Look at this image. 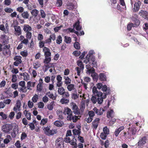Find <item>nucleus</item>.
I'll list each match as a JSON object with an SVG mask.
<instances>
[{
    "instance_id": "obj_52",
    "label": "nucleus",
    "mask_w": 148,
    "mask_h": 148,
    "mask_svg": "<svg viewBox=\"0 0 148 148\" xmlns=\"http://www.w3.org/2000/svg\"><path fill=\"white\" fill-rule=\"evenodd\" d=\"M17 80V75L16 74H13L12 76V82H15Z\"/></svg>"
},
{
    "instance_id": "obj_4",
    "label": "nucleus",
    "mask_w": 148,
    "mask_h": 148,
    "mask_svg": "<svg viewBox=\"0 0 148 148\" xmlns=\"http://www.w3.org/2000/svg\"><path fill=\"white\" fill-rule=\"evenodd\" d=\"M72 137H73V136ZM64 139V141L65 142L69 143L71 145L74 146L75 148L77 147V145L76 143L77 140L75 138L74 136L73 137V138L71 140V138L68 136H66V138Z\"/></svg>"
},
{
    "instance_id": "obj_59",
    "label": "nucleus",
    "mask_w": 148,
    "mask_h": 148,
    "mask_svg": "<svg viewBox=\"0 0 148 148\" xmlns=\"http://www.w3.org/2000/svg\"><path fill=\"white\" fill-rule=\"evenodd\" d=\"M60 102L62 104L67 103L69 102V100L67 99L63 98L60 100Z\"/></svg>"
},
{
    "instance_id": "obj_58",
    "label": "nucleus",
    "mask_w": 148,
    "mask_h": 148,
    "mask_svg": "<svg viewBox=\"0 0 148 148\" xmlns=\"http://www.w3.org/2000/svg\"><path fill=\"white\" fill-rule=\"evenodd\" d=\"M93 53H94V52L92 51H90L88 54L87 55V57H88L91 59L93 58V57H95L94 56L92 55Z\"/></svg>"
},
{
    "instance_id": "obj_64",
    "label": "nucleus",
    "mask_w": 148,
    "mask_h": 148,
    "mask_svg": "<svg viewBox=\"0 0 148 148\" xmlns=\"http://www.w3.org/2000/svg\"><path fill=\"white\" fill-rule=\"evenodd\" d=\"M89 116L93 118L95 114L94 111L92 110H90L89 111L88 113Z\"/></svg>"
},
{
    "instance_id": "obj_13",
    "label": "nucleus",
    "mask_w": 148,
    "mask_h": 148,
    "mask_svg": "<svg viewBox=\"0 0 148 148\" xmlns=\"http://www.w3.org/2000/svg\"><path fill=\"white\" fill-rule=\"evenodd\" d=\"M94 112L97 115H101L103 114V112L106 110L102 108H100L99 109H98L96 107H94L93 109Z\"/></svg>"
},
{
    "instance_id": "obj_44",
    "label": "nucleus",
    "mask_w": 148,
    "mask_h": 148,
    "mask_svg": "<svg viewBox=\"0 0 148 148\" xmlns=\"http://www.w3.org/2000/svg\"><path fill=\"white\" fill-rule=\"evenodd\" d=\"M31 32V31L26 32V38L29 39V40L31 39L32 37V33Z\"/></svg>"
},
{
    "instance_id": "obj_36",
    "label": "nucleus",
    "mask_w": 148,
    "mask_h": 148,
    "mask_svg": "<svg viewBox=\"0 0 148 148\" xmlns=\"http://www.w3.org/2000/svg\"><path fill=\"white\" fill-rule=\"evenodd\" d=\"M55 106L54 101H53L51 103L48 104L47 106V108L49 110H52L53 109L54 106Z\"/></svg>"
},
{
    "instance_id": "obj_28",
    "label": "nucleus",
    "mask_w": 148,
    "mask_h": 148,
    "mask_svg": "<svg viewBox=\"0 0 148 148\" xmlns=\"http://www.w3.org/2000/svg\"><path fill=\"white\" fill-rule=\"evenodd\" d=\"M22 17L24 19H27L29 17V14L27 11L23 12L21 14Z\"/></svg>"
},
{
    "instance_id": "obj_35",
    "label": "nucleus",
    "mask_w": 148,
    "mask_h": 148,
    "mask_svg": "<svg viewBox=\"0 0 148 148\" xmlns=\"http://www.w3.org/2000/svg\"><path fill=\"white\" fill-rule=\"evenodd\" d=\"M75 5L72 3H69L67 7V9L68 10H72L75 9Z\"/></svg>"
},
{
    "instance_id": "obj_25",
    "label": "nucleus",
    "mask_w": 148,
    "mask_h": 148,
    "mask_svg": "<svg viewBox=\"0 0 148 148\" xmlns=\"http://www.w3.org/2000/svg\"><path fill=\"white\" fill-rule=\"evenodd\" d=\"M141 5V2L138 1L136 3H135L134 4V11L135 12L138 11L139 9L140 6Z\"/></svg>"
},
{
    "instance_id": "obj_55",
    "label": "nucleus",
    "mask_w": 148,
    "mask_h": 148,
    "mask_svg": "<svg viewBox=\"0 0 148 148\" xmlns=\"http://www.w3.org/2000/svg\"><path fill=\"white\" fill-rule=\"evenodd\" d=\"M107 135L102 132L100 136V138L103 140H105L107 137Z\"/></svg>"
},
{
    "instance_id": "obj_26",
    "label": "nucleus",
    "mask_w": 148,
    "mask_h": 148,
    "mask_svg": "<svg viewBox=\"0 0 148 148\" xmlns=\"http://www.w3.org/2000/svg\"><path fill=\"white\" fill-rule=\"evenodd\" d=\"M99 79L101 81H105L106 80V77L105 74L100 73L99 74Z\"/></svg>"
},
{
    "instance_id": "obj_34",
    "label": "nucleus",
    "mask_w": 148,
    "mask_h": 148,
    "mask_svg": "<svg viewBox=\"0 0 148 148\" xmlns=\"http://www.w3.org/2000/svg\"><path fill=\"white\" fill-rule=\"evenodd\" d=\"M91 76L92 77L94 81H97L99 78V76L97 73H93L91 74Z\"/></svg>"
},
{
    "instance_id": "obj_48",
    "label": "nucleus",
    "mask_w": 148,
    "mask_h": 148,
    "mask_svg": "<svg viewBox=\"0 0 148 148\" xmlns=\"http://www.w3.org/2000/svg\"><path fill=\"white\" fill-rule=\"evenodd\" d=\"M64 41L67 43H70L71 42V38L69 37L65 36L64 37Z\"/></svg>"
},
{
    "instance_id": "obj_38",
    "label": "nucleus",
    "mask_w": 148,
    "mask_h": 148,
    "mask_svg": "<svg viewBox=\"0 0 148 148\" xmlns=\"http://www.w3.org/2000/svg\"><path fill=\"white\" fill-rule=\"evenodd\" d=\"M23 76L24 77V80L27 81L29 79V75L26 72L24 73H23Z\"/></svg>"
},
{
    "instance_id": "obj_31",
    "label": "nucleus",
    "mask_w": 148,
    "mask_h": 148,
    "mask_svg": "<svg viewBox=\"0 0 148 148\" xmlns=\"http://www.w3.org/2000/svg\"><path fill=\"white\" fill-rule=\"evenodd\" d=\"M28 111L25 110L24 111V113L25 114V116L28 120L31 119V113L30 112H28Z\"/></svg>"
},
{
    "instance_id": "obj_42",
    "label": "nucleus",
    "mask_w": 148,
    "mask_h": 148,
    "mask_svg": "<svg viewBox=\"0 0 148 148\" xmlns=\"http://www.w3.org/2000/svg\"><path fill=\"white\" fill-rule=\"evenodd\" d=\"M39 11L36 9H33L31 11V13L33 16H36L38 15Z\"/></svg>"
},
{
    "instance_id": "obj_54",
    "label": "nucleus",
    "mask_w": 148,
    "mask_h": 148,
    "mask_svg": "<svg viewBox=\"0 0 148 148\" xmlns=\"http://www.w3.org/2000/svg\"><path fill=\"white\" fill-rule=\"evenodd\" d=\"M32 82L31 81H29L27 83V90H32V89L31 88L32 87Z\"/></svg>"
},
{
    "instance_id": "obj_49",
    "label": "nucleus",
    "mask_w": 148,
    "mask_h": 148,
    "mask_svg": "<svg viewBox=\"0 0 148 148\" xmlns=\"http://www.w3.org/2000/svg\"><path fill=\"white\" fill-rule=\"evenodd\" d=\"M103 133L108 135L109 133V130L107 126H105L103 127Z\"/></svg>"
},
{
    "instance_id": "obj_8",
    "label": "nucleus",
    "mask_w": 148,
    "mask_h": 148,
    "mask_svg": "<svg viewBox=\"0 0 148 148\" xmlns=\"http://www.w3.org/2000/svg\"><path fill=\"white\" fill-rule=\"evenodd\" d=\"M136 131V129L133 127L129 128L127 132V137L129 139L131 138L132 136L135 135Z\"/></svg>"
},
{
    "instance_id": "obj_46",
    "label": "nucleus",
    "mask_w": 148,
    "mask_h": 148,
    "mask_svg": "<svg viewBox=\"0 0 148 148\" xmlns=\"http://www.w3.org/2000/svg\"><path fill=\"white\" fill-rule=\"evenodd\" d=\"M46 43L45 41L41 40L39 41L38 43L39 46L40 48L45 47V44Z\"/></svg>"
},
{
    "instance_id": "obj_27",
    "label": "nucleus",
    "mask_w": 148,
    "mask_h": 148,
    "mask_svg": "<svg viewBox=\"0 0 148 148\" xmlns=\"http://www.w3.org/2000/svg\"><path fill=\"white\" fill-rule=\"evenodd\" d=\"M124 128V127L123 126H122L119 127V128L116 129L114 132V135L116 137L118 136L120 132L123 130Z\"/></svg>"
},
{
    "instance_id": "obj_50",
    "label": "nucleus",
    "mask_w": 148,
    "mask_h": 148,
    "mask_svg": "<svg viewBox=\"0 0 148 148\" xmlns=\"http://www.w3.org/2000/svg\"><path fill=\"white\" fill-rule=\"evenodd\" d=\"M24 9L23 7L20 6L18 7L16 9V10L20 13H22L24 11Z\"/></svg>"
},
{
    "instance_id": "obj_62",
    "label": "nucleus",
    "mask_w": 148,
    "mask_h": 148,
    "mask_svg": "<svg viewBox=\"0 0 148 148\" xmlns=\"http://www.w3.org/2000/svg\"><path fill=\"white\" fill-rule=\"evenodd\" d=\"M73 54L75 56H78L81 54L80 51L78 50H76L74 51Z\"/></svg>"
},
{
    "instance_id": "obj_12",
    "label": "nucleus",
    "mask_w": 148,
    "mask_h": 148,
    "mask_svg": "<svg viewBox=\"0 0 148 148\" xmlns=\"http://www.w3.org/2000/svg\"><path fill=\"white\" fill-rule=\"evenodd\" d=\"M147 140V136H145L141 138L139 140L137 143L138 148L142 147L146 143Z\"/></svg>"
},
{
    "instance_id": "obj_29",
    "label": "nucleus",
    "mask_w": 148,
    "mask_h": 148,
    "mask_svg": "<svg viewBox=\"0 0 148 148\" xmlns=\"http://www.w3.org/2000/svg\"><path fill=\"white\" fill-rule=\"evenodd\" d=\"M75 40L76 42L74 44V47L76 49H79L80 48V44L79 42H76L77 39V38L75 37Z\"/></svg>"
},
{
    "instance_id": "obj_17",
    "label": "nucleus",
    "mask_w": 148,
    "mask_h": 148,
    "mask_svg": "<svg viewBox=\"0 0 148 148\" xmlns=\"http://www.w3.org/2000/svg\"><path fill=\"white\" fill-rule=\"evenodd\" d=\"M100 119L99 118H96L92 122L93 128L96 129L98 127Z\"/></svg>"
},
{
    "instance_id": "obj_57",
    "label": "nucleus",
    "mask_w": 148,
    "mask_h": 148,
    "mask_svg": "<svg viewBox=\"0 0 148 148\" xmlns=\"http://www.w3.org/2000/svg\"><path fill=\"white\" fill-rule=\"evenodd\" d=\"M62 4V0H57L56 3V5L57 7H60Z\"/></svg>"
},
{
    "instance_id": "obj_3",
    "label": "nucleus",
    "mask_w": 148,
    "mask_h": 148,
    "mask_svg": "<svg viewBox=\"0 0 148 148\" xmlns=\"http://www.w3.org/2000/svg\"><path fill=\"white\" fill-rule=\"evenodd\" d=\"M50 126L42 127L45 134L49 136L53 135L56 134L57 132L56 130H50Z\"/></svg>"
},
{
    "instance_id": "obj_32",
    "label": "nucleus",
    "mask_w": 148,
    "mask_h": 148,
    "mask_svg": "<svg viewBox=\"0 0 148 148\" xmlns=\"http://www.w3.org/2000/svg\"><path fill=\"white\" fill-rule=\"evenodd\" d=\"M6 138L5 139L3 140V143L5 144H7L10 141V140H11V138L10 135H8L7 136Z\"/></svg>"
},
{
    "instance_id": "obj_60",
    "label": "nucleus",
    "mask_w": 148,
    "mask_h": 148,
    "mask_svg": "<svg viewBox=\"0 0 148 148\" xmlns=\"http://www.w3.org/2000/svg\"><path fill=\"white\" fill-rule=\"evenodd\" d=\"M4 10L6 12L9 13H11L13 11V10L10 8H5L4 9Z\"/></svg>"
},
{
    "instance_id": "obj_23",
    "label": "nucleus",
    "mask_w": 148,
    "mask_h": 148,
    "mask_svg": "<svg viewBox=\"0 0 148 148\" xmlns=\"http://www.w3.org/2000/svg\"><path fill=\"white\" fill-rule=\"evenodd\" d=\"M73 27L77 31H79L82 29V27L80 26V22L79 20L75 23L73 25Z\"/></svg>"
},
{
    "instance_id": "obj_7",
    "label": "nucleus",
    "mask_w": 148,
    "mask_h": 148,
    "mask_svg": "<svg viewBox=\"0 0 148 148\" xmlns=\"http://www.w3.org/2000/svg\"><path fill=\"white\" fill-rule=\"evenodd\" d=\"M64 141L62 138H59L57 139L56 141V145L57 148H64Z\"/></svg>"
},
{
    "instance_id": "obj_53",
    "label": "nucleus",
    "mask_w": 148,
    "mask_h": 148,
    "mask_svg": "<svg viewBox=\"0 0 148 148\" xmlns=\"http://www.w3.org/2000/svg\"><path fill=\"white\" fill-rule=\"evenodd\" d=\"M138 18H132V20L135 22L136 25H139L140 24V22L138 19H137Z\"/></svg>"
},
{
    "instance_id": "obj_39",
    "label": "nucleus",
    "mask_w": 148,
    "mask_h": 148,
    "mask_svg": "<svg viewBox=\"0 0 148 148\" xmlns=\"http://www.w3.org/2000/svg\"><path fill=\"white\" fill-rule=\"evenodd\" d=\"M73 132L74 135H77L79 136V135H80L81 134L80 129H79L78 130L74 129L73 130Z\"/></svg>"
},
{
    "instance_id": "obj_18",
    "label": "nucleus",
    "mask_w": 148,
    "mask_h": 148,
    "mask_svg": "<svg viewBox=\"0 0 148 148\" xmlns=\"http://www.w3.org/2000/svg\"><path fill=\"white\" fill-rule=\"evenodd\" d=\"M21 104V101L19 100H18L16 102V104L15 106L13 108L14 111L17 112V110L18 111L20 110V108Z\"/></svg>"
},
{
    "instance_id": "obj_47",
    "label": "nucleus",
    "mask_w": 148,
    "mask_h": 148,
    "mask_svg": "<svg viewBox=\"0 0 148 148\" xmlns=\"http://www.w3.org/2000/svg\"><path fill=\"white\" fill-rule=\"evenodd\" d=\"M62 41V38L61 36L60 35L58 36L56 40V43L58 44H60L61 43Z\"/></svg>"
},
{
    "instance_id": "obj_45",
    "label": "nucleus",
    "mask_w": 148,
    "mask_h": 148,
    "mask_svg": "<svg viewBox=\"0 0 148 148\" xmlns=\"http://www.w3.org/2000/svg\"><path fill=\"white\" fill-rule=\"evenodd\" d=\"M33 65L34 68L36 69L40 67L41 66L40 64L38 62H35L34 63Z\"/></svg>"
},
{
    "instance_id": "obj_2",
    "label": "nucleus",
    "mask_w": 148,
    "mask_h": 148,
    "mask_svg": "<svg viewBox=\"0 0 148 148\" xmlns=\"http://www.w3.org/2000/svg\"><path fill=\"white\" fill-rule=\"evenodd\" d=\"M10 45H3L0 44V52L2 51V54L4 56L10 55L11 54Z\"/></svg>"
},
{
    "instance_id": "obj_40",
    "label": "nucleus",
    "mask_w": 148,
    "mask_h": 148,
    "mask_svg": "<svg viewBox=\"0 0 148 148\" xmlns=\"http://www.w3.org/2000/svg\"><path fill=\"white\" fill-rule=\"evenodd\" d=\"M64 78L65 79V83L66 84L68 85L70 84L71 82V80L69 77L64 76Z\"/></svg>"
},
{
    "instance_id": "obj_37",
    "label": "nucleus",
    "mask_w": 148,
    "mask_h": 148,
    "mask_svg": "<svg viewBox=\"0 0 148 148\" xmlns=\"http://www.w3.org/2000/svg\"><path fill=\"white\" fill-rule=\"evenodd\" d=\"M51 60V57H45V59L43 61V63L45 64H48Z\"/></svg>"
},
{
    "instance_id": "obj_21",
    "label": "nucleus",
    "mask_w": 148,
    "mask_h": 148,
    "mask_svg": "<svg viewBox=\"0 0 148 148\" xmlns=\"http://www.w3.org/2000/svg\"><path fill=\"white\" fill-rule=\"evenodd\" d=\"M107 116L108 119L113 118L114 116V113L112 110L110 109V110L107 112Z\"/></svg>"
},
{
    "instance_id": "obj_30",
    "label": "nucleus",
    "mask_w": 148,
    "mask_h": 148,
    "mask_svg": "<svg viewBox=\"0 0 148 148\" xmlns=\"http://www.w3.org/2000/svg\"><path fill=\"white\" fill-rule=\"evenodd\" d=\"M102 90L103 91L105 92H111L110 88L109 87L108 88L107 86L106 85L103 86Z\"/></svg>"
},
{
    "instance_id": "obj_51",
    "label": "nucleus",
    "mask_w": 148,
    "mask_h": 148,
    "mask_svg": "<svg viewBox=\"0 0 148 148\" xmlns=\"http://www.w3.org/2000/svg\"><path fill=\"white\" fill-rule=\"evenodd\" d=\"M20 54L22 56L24 57H26L28 55L27 52L26 50L21 51L20 53Z\"/></svg>"
},
{
    "instance_id": "obj_16",
    "label": "nucleus",
    "mask_w": 148,
    "mask_h": 148,
    "mask_svg": "<svg viewBox=\"0 0 148 148\" xmlns=\"http://www.w3.org/2000/svg\"><path fill=\"white\" fill-rule=\"evenodd\" d=\"M43 80L42 79L40 78L39 80V83L36 86L37 91L41 92L43 89Z\"/></svg>"
},
{
    "instance_id": "obj_41",
    "label": "nucleus",
    "mask_w": 148,
    "mask_h": 148,
    "mask_svg": "<svg viewBox=\"0 0 148 148\" xmlns=\"http://www.w3.org/2000/svg\"><path fill=\"white\" fill-rule=\"evenodd\" d=\"M57 115L58 116L59 119H62L63 118V112L62 111L58 110L57 111Z\"/></svg>"
},
{
    "instance_id": "obj_33",
    "label": "nucleus",
    "mask_w": 148,
    "mask_h": 148,
    "mask_svg": "<svg viewBox=\"0 0 148 148\" xmlns=\"http://www.w3.org/2000/svg\"><path fill=\"white\" fill-rule=\"evenodd\" d=\"M54 124L56 126L58 127H62L64 124L63 122L62 121H56L54 123Z\"/></svg>"
},
{
    "instance_id": "obj_15",
    "label": "nucleus",
    "mask_w": 148,
    "mask_h": 148,
    "mask_svg": "<svg viewBox=\"0 0 148 148\" xmlns=\"http://www.w3.org/2000/svg\"><path fill=\"white\" fill-rule=\"evenodd\" d=\"M73 113L72 111L71 110V109L68 108H65L64 110L63 114H67L68 116H67V119L68 120L69 117L71 116H72Z\"/></svg>"
},
{
    "instance_id": "obj_6",
    "label": "nucleus",
    "mask_w": 148,
    "mask_h": 148,
    "mask_svg": "<svg viewBox=\"0 0 148 148\" xmlns=\"http://www.w3.org/2000/svg\"><path fill=\"white\" fill-rule=\"evenodd\" d=\"M13 127L10 124H6L3 125L1 127V130L5 133H10L12 130Z\"/></svg>"
},
{
    "instance_id": "obj_11",
    "label": "nucleus",
    "mask_w": 148,
    "mask_h": 148,
    "mask_svg": "<svg viewBox=\"0 0 148 148\" xmlns=\"http://www.w3.org/2000/svg\"><path fill=\"white\" fill-rule=\"evenodd\" d=\"M14 34L16 36H18L22 34V31L21 27L19 26L14 25Z\"/></svg>"
},
{
    "instance_id": "obj_56",
    "label": "nucleus",
    "mask_w": 148,
    "mask_h": 148,
    "mask_svg": "<svg viewBox=\"0 0 148 148\" xmlns=\"http://www.w3.org/2000/svg\"><path fill=\"white\" fill-rule=\"evenodd\" d=\"M135 24H133L132 23H130L127 26V30H130L131 29L132 27H134Z\"/></svg>"
},
{
    "instance_id": "obj_14",
    "label": "nucleus",
    "mask_w": 148,
    "mask_h": 148,
    "mask_svg": "<svg viewBox=\"0 0 148 148\" xmlns=\"http://www.w3.org/2000/svg\"><path fill=\"white\" fill-rule=\"evenodd\" d=\"M139 14L144 19L148 20V12L146 11L141 10L140 11Z\"/></svg>"
},
{
    "instance_id": "obj_24",
    "label": "nucleus",
    "mask_w": 148,
    "mask_h": 148,
    "mask_svg": "<svg viewBox=\"0 0 148 148\" xmlns=\"http://www.w3.org/2000/svg\"><path fill=\"white\" fill-rule=\"evenodd\" d=\"M73 27L77 31H79L82 29V27L80 26V22L79 20L75 23L73 25Z\"/></svg>"
},
{
    "instance_id": "obj_61",
    "label": "nucleus",
    "mask_w": 148,
    "mask_h": 148,
    "mask_svg": "<svg viewBox=\"0 0 148 148\" xmlns=\"http://www.w3.org/2000/svg\"><path fill=\"white\" fill-rule=\"evenodd\" d=\"M74 85L73 84H70L67 86V89L69 91L72 90L74 88Z\"/></svg>"
},
{
    "instance_id": "obj_63",
    "label": "nucleus",
    "mask_w": 148,
    "mask_h": 148,
    "mask_svg": "<svg viewBox=\"0 0 148 148\" xmlns=\"http://www.w3.org/2000/svg\"><path fill=\"white\" fill-rule=\"evenodd\" d=\"M47 119H42L41 121L40 124L43 125H44L47 123Z\"/></svg>"
},
{
    "instance_id": "obj_43",
    "label": "nucleus",
    "mask_w": 148,
    "mask_h": 148,
    "mask_svg": "<svg viewBox=\"0 0 148 148\" xmlns=\"http://www.w3.org/2000/svg\"><path fill=\"white\" fill-rule=\"evenodd\" d=\"M91 61L92 62V66L94 67H96L97 65L96 62L95 61V57H93L91 59Z\"/></svg>"
},
{
    "instance_id": "obj_1",
    "label": "nucleus",
    "mask_w": 148,
    "mask_h": 148,
    "mask_svg": "<svg viewBox=\"0 0 148 148\" xmlns=\"http://www.w3.org/2000/svg\"><path fill=\"white\" fill-rule=\"evenodd\" d=\"M95 94L96 93H93ZM97 95L92 96L91 99L92 102L94 104L97 102L98 104H101L103 101V99L106 98L107 93H96Z\"/></svg>"
},
{
    "instance_id": "obj_5",
    "label": "nucleus",
    "mask_w": 148,
    "mask_h": 148,
    "mask_svg": "<svg viewBox=\"0 0 148 148\" xmlns=\"http://www.w3.org/2000/svg\"><path fill=\"white\" fill-rule=\"evenodd\" d=\"M77 64L79 67H76L75 68V69L77 71V75L78 76H80L81 71H83L84 69V65L82 61L80 60H78L77 61Z\"/></svg>"
},
{
    "instance_id": "obj_22",
    "label": "nucleus",
    "mask_w": 148,
    "mask_h": 148,
    "mask_svg": "<svg viewBox=\"0 0 148 148\" xmlns=\"http://www.w3.org/2000/svg\"><path fill=\"white\" fill-rule=\"evenodd\" d=\"M19 86H21L22 88L20 89L22 91L27 90V87L25 86V82L24 81H21L18 83Z\"/></svg>"
},
{
    "instance_id": "obj_20",
    "label": "nucleus",
    "mask_w": 148,
    "mask_h": 148,
    "mask_svg": "<svg viewBox=\"0 0 148 148\" xmlns=\"http://www.w3.org/2000/svg\"><path fill=\"white\" fill-rule=\"evenodd\" d=\"M80 117V116H77L76 115L73 116L72 114V116L69 117V118L68 120L70 121L72 120L73 122L75 123L77 121L78 119H79Z\"/></svg>"
},
{
    "instance_id": "obj_19",
    "label": "nucleus",
    "mask_w": 148,
    "mask_h": 148,
    "mask_svg": "<svg viewBox=\"0 0 148 148\" xmlns=\"http://www.w3.org/2000/svg\"><path fill=\"white\" fill-rule=\"evenodd\" d=\"M23 29L25 32H26L31 31L32 30V28L29 25L25 24L23 26Z\"/></svg>"
},
{
    "instance_id": "obj_10",
    "label": "nucleus",
    "mask_w": 148,
    "mask_h": 148,
    "mask_svg": "<svg viewBox=\"0 0 148 148\" xmlns=\"http://www.w3.org/2000/svg\"><path fill=\"white\" fill-rule=\"evenodd\" d=\"M22 57L19 56H16L14 58V60L15 61L14 62L13 64L15 66H18L22 62Z\"/></svg>"
},
{
    "instance_id": "obj_9",
    "label": "nucleus",
    "mask_w": 148,
    "mask_h": 148,
    "mask_svg": "<svg viewBox=\"0 0 148 148\" xmlns=\"http://www.w3.org/2000/svg\"><path fill=\"white\" fill-rule=\"evenodd\" d=\"M72 106L71 108L74 114L75 115H81L82 113L80 112V110L76 104L73 103H72Z\"/></svg>"
}]
</instances>
